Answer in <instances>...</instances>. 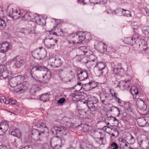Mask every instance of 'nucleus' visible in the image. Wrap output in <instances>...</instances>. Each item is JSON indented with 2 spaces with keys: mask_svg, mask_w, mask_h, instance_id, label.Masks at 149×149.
<instances>
[{
  "mask_svg": "<svg viewBox=\"0 0 149 149\" xmlns=\"http://www.w3.org/2000/svg\"><path fill=\"white\" fill-rule=\"evenodd\" d=\"M90 36L89 33H86V32H78L75 33H73L69 36V38L70 39H74V40L72 41H68L69 44H77L82 42L84 40L86 39H89L90 37L88 38Z\"/></svg>",
  "mask_w": 149,
  "mask_h": 149,
  "instance_id": "1",
  "label": "nucleus"
},
{
  "mask_svg": "<svg viewBox=\"0 0 149 149\" xmlns=\"http://www.w3.org/2000/svg\"><path fill=\"white\" fill-rule=\"evenodd\" d=\"M130 91L133 95V99L137 100L136 102L137 107L142 111L146 110L147 108V106L144 101L139 98L140 93L137 87L134 86L132 87Z\"/></svg>",
  "mask_w": 149,
  "mask_h": 149,
  "instance_id": "2",
  "label": "nucleus"
},
{
  "mask_svg": "<svg viewBox=\"0 0 149 149\" xmlns=\"http://www.w3.org/2000/svg\"><path fill=\"white\" fill-rule=\"evenodd\" d=\"M32 56L35 58L40 60L45 58L47 55L45 49L42 47L36 49L31 52Z\"/></svg>",
  "mask_w": 149,
  "mask_h": 149,
  "instance_id": "3",
  "label": "nucleus"
},
{
  "mask_svg": "<svg viewBox=\"0 0 149 149\" xmlns=\"http://www.w3.org/2000/svg\"><path fill=\"white\" fill-rule=\"evenodd\" d=\"M95 48L98 51L102 53H105L108 52L111 54L113 53L114 50L111 47L107 48V45L104 44L101 41L96 42L94 45Z\"/></svg>",
  "mask_w": 149,
  "mask_h": 149,
  "instance_id": "4",
  "label": "nucleus"
},
{
  "mask_svg": "<svg viewBox=\"0 0 149 149\" xmlns=\"http://www.w3.org/2000/svg\"><path fill=\"white\" fill-rule=\"evenodd\" d=\"M8 15L13 19H16L19 17L21 16V12L18 8H13L10 9L8 7L7 9Z\"/></svg>",
  "mask_w": 149,
  "mask_h": 149,
  "instance_id": "5",
  "label": "nucleus"
},
{
  "mask_svg": "<svg viewBox=\"0 0 149 149\" xmlns=\"http://www.w3.org/2000/svg\"><path fill=\"white\" fill-rule=\"evenodd\" d=\"M98 101L96 97H93L86 101V104L88 108L91 111H97L99 108L97 104Z\"/></svg>",
  "mask_w": 149,
  "mask_h": 149,
  "instance_id": "6",
  "label": "nucleus"
},
{
  "mask_svg": "<svg viewBox=\"0 0 149 149\" xmlns=\"http://www.w3.org/2000/svg\"><path fill=\"white\" fill-rule=\"evenodd\" d=\"M95 67H97L98 68L97 74L99 76H102L105 71L106 72L107 74L109 72L106 64L103 62H100L98 63L95 62Z\"/></svg>",
  "mask_w": 149,
  "mask_h": 149,
  "instance_id": "7",
  "label": "nucleus"
},
{
  "mask_svg": "<svg viewBox=\"0 0 149 149\" xmlns=\"http://www.w3.org/2000/svg\"><path fill=\"white\" fill-rule=\"evenodd\" d=\"M32 138L36 141H41L44 134V132H40L35 129L32 130Z\"/></svg>",
  "mask_w": 149,
  "mask_h": 149,
  "instance_id": "8",
  "label": "nucleus"
},
{
  "mask_svg": "<svg viewBox=\"0 0 149 149\" xmlns=\"http://www.w3.org/2000/svg\"><path fill=\"white\" fill-rule=\"evenodd\" d=\"M47 71L48 69L45 66L37 65L33 67L30 71V74L31 76L34 78L35 77H38V76L36 75V73L38 71Z\"/></svg>",
  "mask_w": 149,
  "mask_h": 149,
  "instance_id": "9",
  "label": "nucleus"
},
{
  "mask_svg": "<svg viewBox=\"0 0 149 149\" xmlns=\"http://www.w3.org/2000/svg\"><path fill=\"white\" fill-rule=\"evenodd\" d=\"M111 64L112 68H113V71L115 74H119L123 72V68L120 67V63H117L116 62H114L111 63Z\"/></svg>",
  "mask_w": 149,
  "mask_h": 149,
  "instance_id": "10",
  "label": "nucleus"
},
{
  "mask_svg": "<svg viewBox=\"0 0 149 149\" xmlns=\"http://www.w3.org/2000/svg\"><path fill=\"white\" fill-rule=\"evenodd\" d=\"M77 74L78 79L80 81H84L88 77V74L86 70L79 69L77 71Z\"/></svg>",
  "mask_w": 149,
  "mask_h": 149,
  "instance_id": "11",
  "label": "nucleus"
},
{
  "mask_svg": "<svg viewBox=\"0 0 149 149\" xmlns=\"http://www.w3.org/2000/svg\"><path fill=\"white\" fill-rule=\"evenodd\" d=\"M138 142L141 149H149V140L147 138H139Z\"/></svg>",
  "mask_w": 149,
  "mask_h": 149,
  "instance_id": "12",
  "label": "nucleus"
},
{
  "mask_svg": "<svg viewBox=\"0 0 149 149\" xmlns=\"http://www.w3.org/2000/svg\"><path fill=\"white\" fill-rule=\"evenodd\" d=\"M48 62L51 66L56 68L60 67L62 64L61 60L60 58H56L54 57L50 58L48 60Z\"/></svg>",
  "mask_w": 149,
  "mask_h": 149,
  "instance_id": "13",
  "label": "nucleus"
},
{
  "mask_svg": "<svg viewBox=\"0 0 149 149\" xmlns=\"http://www.w3.org/2000/svg\"><path fill=\"white\" fill-rule=\"evenodd\" d=\"M138 37V35L136 34L134 35L133 37L125 38L124 40V41L126 43L130 44V49H132L133 50L132 48L133 47V46H132V45H133L135 43L137 40Z\"/></svg>",
  "mask_w": 149,
  "mask_h": 149,
  "instance_id": "14",
  "label": "nucleus"
},
{
  "mask_svg": "<svg viewBox=\"0 0 149 149\" xmlns=\"http://www.w3.org/2000/svg\"><path fill=\"white\" fill-rule=\"evenodd\" d=\"M13 60L15 61V65L17 68H20L25 63V61L23 58L19 55L14 57Z\"/></svg>",
  "mask_w": 149,
  "mask_h": 149,
  "instance_id": "15",
  "label": "nucleus"
},
{
  "mask_svg": "<svg viewBox=\"0 0 149 149\" xmlns=\"http://www.w3.org/2000/svg\"><path fill=\"white\" fill-rule=\"evenodd\" d=\"M57 41V40H55L52 38H46L44 40V42L45 45L50 47L55 45Z\"/></svg>",
  "mask_w": 149,
  "mask_h": 149,
  "instance_id": "16",
  "label": "nucleus"
},
{
  "mask_svg": "<svg viewBox=\"0 0 149 149\" xmlns=\"http://www.w3.org/2000/svg\"><path fill=\"white\" fill-rule=\"evenodd\" d=\"M0 72L1 73V76L4 79L8 78L10 77L11 73L6 69L5 66L2 65L0 66Z\"/></svg>",
  "mask_w": 149,
  "mask_h": 149,
  "instance_id": "17",
  "label": "nucleus"
},
{
  "mask_svg": "<svg viewBox=\"0 0 149 149\" xmlns=\"http://www.w3.org/2000/svg\"><path fill=\"white\" fill-rule=\"evenodd\" d=\"M138 124L142 127L149 125L148 118H147L141 117L138 118L137 120Z\"/></svg>",
  "mask_w": 149,
  "mask_h": 149,
  "instance_id": "18",
  "label": "nucleus"
},
{
  "mask_svg": "<svg viewBox=\"0 0 149 149\" xmlns=\"http://www.w3.org/2000/svg\"><path fill=\"white\" fill-rule=\"evenodd\" d=\"M45 72L46 73L44 75L40 77L39 79H40V81L42 80L43 82L46 83L49 81L51 78V73L48 69L47 71Z\"/></svg>",
  "mask_w": 149,
  "mask_h": 149,
  "instance_id": "19",
  "label": "nucleus"
},
{
  "mask_svg": "<svg viewBox=\"0 0 149 149\" xmlns=\"http://www.w3.org/2000/svg\"><path fill=\"white\" fill-rule=\"evenodd\" d=\"M10 131L12 135L18 138H19L21 136V133L19 129L16 128L13 126L11 127Z\"/></svg>",
  "mask_w": 149,
  "mask_h": 149,
  "instance_id": "20",
  "label": "nucleus"
},
{
  "mask_svg": "<svg viewBox=\"0 0 149 149\" xmlns=\"http://www.w3.org/2000/svg\"><path fill=\"white\" fill-rule=\"evenodd\" d=\"M9 43L8 42H4L0 44V52L5 53L9 49Z\"/></svg>",
  "mask_w": 149,
  "mask_h": 149,
  "instance_id": "21",
  "label": "nucleus"
},
{
  "mask_svg": "<svg viewBox=\"0 0 149 149\" xmlns=\"http://www.w3.org/2000/svg\"><path fill=\"white\" fill-rule=\"evenodd\" d=\"M20 79V77L18 76L15 77L11 79L9 83L10 86L14 88L18 83Z\"/></svg>",
  "mask_w": 149,
  "mask_h": 149,
  "instance_id": "22",
  "label": "nucleus"
},
{
  "mask_svg": "<svg viewBox=\"0 0 149 149\" xmlns=\"http://www.w3.org/2000/svg\"><path fill=\"white\" fill-rule=\"evenodd\" d=\"M68 133V130L64 126H61L59 127L58 129V135L63 136L66 135Z\"/></svg>",
  "mask_w": 149,
  "mask_h": 149,
  "instance_id": "23",
  "label": "nucleus"
},
{
  "mask_svg": "<svg viewBox=\"0 0 149 149\" xmlns=\"http://www.w3.org/2000/svg\"><path fill=\"white\" fill-rule=\"evenodd\" d=\"M116 121L118 123V120L116 118L111 116L106 117L104 120V122L107 125H109L110 123L113 124V123Z\"/></svg>",
  "mask_w": 149,
  "mask_h": 149,
  "instance_id": "24",
  "label": "nucleus"
},
{
  "mask_svg": "<svg viewBox=\"0 0 149 149\" xmlns=\"http://www.w3.org/2000/svg\"><path fill=\"white\" fill-rule=\"evenodd\" d=\"M35 22L39 25H43L44 24V19H42V17L40 16L36 15L34 17Z\"/></svg>",
  "mask_w": 149,
  "mask_h": 149,
  "instance_id": "25",
  "label": "nucleus"
},
{
  "mask_svg": "<svg viewBox=\"0 0 149 149\" xmlns=\"http://www.w3.org/2000/svg\"><path fill=\"white\" fill-rule=\"evenodd\" d=\"M23 85L21 84H18L17 85L14 87L13 89L14 91L17 93H18L19 91H23L25 90V88Z\"/></svg>",
  "mask_w": 149,
  "mask_h": 149,
  "instance_id": "26",
  "label": "nucleus"
},
{
  "mask_svg": "<svg viewBox=\"0 0 149 149\" xmlns=\"http://www.w3.org/2000/svg\"><path fill=\"white\" fill-rule=\"evenodd\" d=\"M130 81H124L122 80L120 81L118 84V86L120 88L123 87L125 88L129 87V83Z\"/></svg>",
  "mask_w": 149,
  "mask_h": 149,
  "instance_id": "27",
  "label": "nucleus"
},
{
  "mask_svg": "<svg viewBox=\"0 0 149 149\" xmlns=\"http://www.w3.org/2000/svg\"><path fill=\"white\" fill-rule=\"evenodd\" d=\"M100 95L104 97L109 101L112 100V97L109 93H107L105 91H103L100 93Z\"/></svg>",
  "mask_w": 149,
  "mask_h": 149,
  "instance_id": "28",
  "label": "nucleus"
},
{
  "mask_svg": "<svg viewBox=\"0 0 149 149\" xmlns=\"http://www.w3.org/2000/svg\"><path fill=\"white\" fill-rule=\"evenodd\" d=\"M28 31L29 34H35L36 33L35 27L34 24L33 26L31 24H28L27 26Z\"/></svg>",
  "mask_w": 149,
  "mask_h": 149,
  "instance_id": "29",
  "label": "nucleus"
},
{
  "mask_svg": "<svg viewBox=\"0 0 149 149\" xmlns=\"http://www.w3.org/2000/svg\"><path fill=\"white\" fill-rule=\"evenodd\" d=\"M0 127L1 128L3 129L4 131L6 132L8 128V125L7 123L5 121L1 122L0 123Z\"/></svg>",
  "mask_w": 149,
  "mask_h": 149,
  "instance_id": "30",
  "label": "nucleus"
},
{
  "mask_svg": "<svg viewBox=\"0 0 149 149\" xmlns=\"http://www.w3.org/2000/svg\"><path fill=\"white\" fill-rule=\"evenodd\" d=\"M97 61L96 59H93L91 60H87L85 61H83V62L84 63L88 64V65H91V66H95V62L97 63Z\"/></svg>",
  "mask_w": 149,
  "mask_h": 149,
  "instance_id": "31",
  "label": "nucleus"
},
{
  "mask_svg": "<svg viewBox=\"0 0 149 149\" xmlns=\"http://www.w3.org/2000/svg\"><path fill=\"white\" fill-rule=\"evenodd\" d=\"M78 127H81V130L83 131L84 132H86L88 131L89 126L86 124H81L80 125H78Z\"/></svg>",
  "mask_w": 149,
  "mask_h": 149,
  "instance_id": "32",
  "label": "nucleus"
},
{
  "mask_svg": "<svg viewBox=\"0 0 149 149\" xmlns=\"http://www.w3.org/2000/svg\"><path fill=\"white\" fill-rule=\"evenodd\" d=\"M39 99L40 100L42 101L43 102H45L49 100V95L48 93H44L41 95Z\"/></svg>",
  "mask_w": 149,
  "mask_h": 149,
  "instance_id": "33",
  "label": "nucleus"
},
{
  "mask_svg": "<svg viewBox=\"0 0 149 149\" xmlns=\"http://www.w3.org/2000/svg\"><path fill=\"white\" fill-rule=\"evenodd\" d=\"M135 141V139L132 134H130V137L127 139V141H126V143H128L130 144H134Z\"/></svg>",
  "mask_w": 149,
  "mask_h": 149,
  "instance_id": "34",
  "label": "nucleus"
},
{
  "mask_svg": "<svg viewBox=\"0 0 149 149\" xmlns=\"http://www.w3.org/2000/svg\"><path fill=\"white\" fill-rule=\"evenodd\" d=\"M6 26V24L5 20L0 18V30H3Z\"/></svg>",
  "mask_w": 149,
  "mask_h": 149,
  "instance_id": "35",
  "label": "nucleus"
},
{
  "mask_svg": "<svg viewBox=\"0 0 149 149\" xmlns=\"http://www.w3.org/2000/svg\"><path fill=\"white\" fill-rule=\"evenodd\" d=\"M139 27H140L141 28V30L143 33L145 35H148L149 34L148 26L146 27L142 25H141Z\"/></svg>",
  "mask_w": 149,
  "mask_h": 149,
  "instance_id": "36",
  "label": "nucleus"
},
{
  "mask_svg": "<svg viewBox=\"0 0 149 149\" xmlns=\"http://www.w3.org/2000/svg\"><path fill=\"white\" fill-rule=\"evenodd\" d=\"M119 131L116 128H113L111 131L110 132L109 134L112 135L113 136H117L119 135Z\"/></svg>",
  "mask_w": 149,
  "mask_h": 149,
  "instance_id": "37",
  "label": "nucleus"
},
{
  "mask_svg": "<svg viewBox=\"0 0 149 149\" xmlns=\"http://www.w3.org/2000/svg\"><path fill=\"white\" fill-rule=\"evenodd\" d=\"M31 14L29 13L25 14L22 17L23 19L30 20L31 18Z\"/></svg>",
  "mask_w": 149,
  "mask_h": 149,
  "instance_id": "38",
  "label": "nucleus"
},
{
  "mask_svg": "<svg viewBox=\"0 0 149 149\" xmlns=\"http://www.w3.org/2000/svg\"><path fill=\"white\" fill-rule=\"evenodd\" d=\"M61 120L62 122L63 123V124H65V123L67 125V126H68L69 125V124L70 123V118L66 117H65L63 118Z\"/></svg>",
  "mask_w": 149,
  "mask_h": 149,
  "instance_id": "39",
  "label": "nucleus"
},
{
  "mask_svg": "<svg viewBox=\"0 0 149 149\" xmlns=\"http://www.w3.org/2000/svg\"><path fill=\"white\" fill-rule=\"evenodd\" d=\"M59 127H53L52 128L51 131L54 135H58V129Z\"/></svg>",
  "mask_w": 149,
  "mask_h": 149,
  "instance_id": "40",
  "label": "nucleus"
},
{
  "mask_svg": "<svg viewBox=\"0 0 149 149\" xmlns=\"http://www.w3.org/2000/svg\"><path fill=\"white\" fill-rule=\"evenodd\" d=\"M83 87L84 90L86 91H88L91 90V87L90 86V83L84 84Z\"/></svg>",
  "mask_w": 149,
  "mask_h": 149,
  "instance_id": "41",
  "label": "nucleus"
},
{
  "mask_svg": "<svg viewBox=\"0 0 149 149\" xmlns=\"http://www.w3.org/2000/svg\"><path fill=\"white\" fill-rule=\"evenodd\" d=\"M100 101L102 104L104 105H106L109 101L105 97L102 96L101 95H100Z\"/></svg>",
  "mask_w": 149,
  "mask_h": 149,
  "instance_id": "42",
  "label": "nucleus"
},
{
  "mask_svg": "<svg viewBox=\"0 0 149 149\" xmlns=\"http://www.w3.org/2000/svg\"><path fill=\"white\" fill-rule=\"evenodd\" d=\"M124 15L127 17H131V13L129 10H124L123 9V13Z\"/></svg>",
  "mask_w": 149,
  "mask_h": 149,
  "instance_id": "43",
  "label": "nucleus"
},
{
  "mask_svg": "<svg viewBox=\"0 0 149 149\" xmlns=\"http://www.w3.org/2000/svg\"><path fill=\"white\" fill-rule=\"evenodd\" d=\"M79 49L85 53H87L89 50L88 47L86 46L80 47H79Z\"/></svg>",
  "mask_w": 149,
  "mask_h": 149,
  "instance_id": "44",
  "label": "nucleus"
},
{
  "mask_svg": "<svg viewBox=\"0 0 149 149\" xmlns=\"http://www.w3.org/2000/svg\"><path fill=\"white\" fill-rule=\"evenodd\" d=\"M111 112L115 111L118 116L120 114V111L118 108L116 107H113L111 110Z\"/></svg>",
  "mask_w": 149,
  "mask_h": 149,
  "instance_id": "45",
  "label": "nucleus"
},
{
  "mask_svg": "<svg viewBox=\"0 0 149 149\" xmlns=\"http://www.w3.org/2000/svg\"><path fill=\"white\" fill-rule=\"evenodd\" d=\"M78 60L79 61H81L83 62V61H85L87 60L86 58L84 57V56L82 55H80L78 56Z\"/></svg>",
  "mask_w": 149,
  "mask_h": 149,
  "instance_id": "46",
  "label": "nucleus"
},
{
  "mask_svg": "<svg viewBox=\"0 0 149 149\" xmlns=\"http://www.w3.org/2000/svg\"><path fill=\"white\" fill-rule=\"evenodd\" d=\"M37 126L38 127H39L40 128H45L47 130V131H48V129L46 127L45 124L42 123H39V124H38L37 125Z\"/></svg>",
  "mask_w": 149,
  "mask_h": 149,
  "instance_id": "47",
  "label": "nucleus"
},
{
  "mask_svg": "<svg viewBox=\"0 0 149 149\" xmlns=\"http://www.w3.org/2000/svg\"><path fill=\"white\" fill-rule=\"evenodd\" d=\"M146 43L145 41L143 40L141 42V44H139V46L140 48V47H141V49H143L146 50V49L145 48L146 47Z\"/></svg>",
  "mask_w": 149,
  "mask_h": 149,
  "instance_id": "48",
  "label": "nucleus"
},
{
  "mask_svg": "<svg viewBox=\"0 0 149 149\" xmlns=\"http://www.w3.org/2000/svg\"><path fill=\"white\" fill-rule=\"evenodd\" d=\"M123 9L121 8H119L117 10H115V13L116 15H120L123 13Z\"/></svg>",
  "mask_w": 149,
  "mask_h": 149,
  "instance_id": "49",
  "label": "nucleus"
},
{
  "mask_svg": "<svg viewBox=\"0 0 149 149\" xmlns=\"http://www.w3.org/2000/svg\"><path fill=\"white\" fill-rule=\"evenodd\" d=\"M111 149H118V145L115 142H112L111 144Z\"/></svg>",
  "mask_w": 149,
  "mask_h": 149,
  "instance_id": "50",
  "label": "nucleus"
},
{
  "mask_svg": "<svg viewBox=\"0 0 149 149\" xmlns=\"http://www.w3.org/2000/svg\"><path fill=\"white\" fill-rule=\"evenodd\" d=\"M110 94L111 95L112 97V99H113V97L116 95H117V94L115 93L114 90L113 89H111L109 90Z\"/></svg>",
  "mask_w": 149,
  "mask_h": 149,
  "instance_id": "51",
  "label": "nucleus"
},
{
  "mask_svg": "<svg viewBox=\"0 0 149 149\" xmlns=\"http://www.w3.org/2000/svg\"><path fill=\"white\" fill-rule=\"evenodd\" d=\"M90 83L91 90L96 87L97 85V84L94 82H90Z\"/></svg>",
  "mask_w": 149,
  "mask_h": 149,
  "instance_id": "52",
  "label": "nucleus"
},
{
  "mask_svg": "<svg viewBox=\"0 0 149 149\" xmlns=\"http://www.w3.org/2000/svg\"><path fill=\"white\" fill-rule=\"evenodd\" d=\"M126 109L130 114H132L133 113L132 111L131 106L129 104H128V107L126 108Z\"/></svg>",
  "mask_w": 149,
  "mask_h": 149,
  "instance_id": "53",
  "label": "nucleus"
},
{
  "mask_svg": "<svg viewBox=\"0 0 149 149\" xmlns=\"http://www.w3.org/2000/svg\"><path fill=\"white\" fill-rule=\"evenodd\" d=\"M36 88V86H32L30 89V93L31 94H33L36 92L35 88Z\"/></svg>",
  "mask_w": 149,
  "mask_h": 149,
  "instance_id": "54",
  "label": "nucleus"
},
{
  "mask_svg": "<svg viewBox=\"0 0 149 149\" xmlns=\"http://www.w3.org/2000/svg\"><path fill=\"white\" fill-rule=\"evenodd\" d=\"M65 101V99L63 98H61L58 101V103L60 105H62Z\"/></svg>",
  "mask_w": 149,
  "mask_h": 149,
  "instance_id": "55",
  "label": "nucleus"
},
{
  "mask_svg": "<svg viewBox=\"0 0 149 149\" xmlns=\"http://www.w3.org/2000/svg\"><path fill=\"white\" fill-rule=\"evenodd\" d=\"M83 85H82L81 83L79 82L77 83V85L75 86V87L77 88L79 86V89H78V91L81 89L82 87H83Z\"/></svg>",
  "mask_w": 149,
  "mask_h": 149,
  "instance_id": "56",
  "label": "nucleus"
},
{
  "mask_svg": "<svg viewBox=\"0 0 149 149\" xmlns=\"http://www.w3.org/2000/svg\"><path fill=\"white\" fill-rule=\"evenodd\" d=\"M140 25H141L138 26L137 25H136L134 26L133 28V29L136 33H137V32H138V30L139 29H141V28L140 27H139Z\"/></svg>",
  "mask_w": 149,
  "mask_h": 149,
  "instance_id": "57",
  "label": "nucleus"
},
{
  "mask_svg": "<svg viewBox=\"0 0 149 149\" xmlns=\"http://www.w3.org/2000/svg\"><path fill=\"white\" fill-rule=\"evenodd\" d=\"M78 125L77 126H76L75 125V124H73V123L70 124V123L69 124V125L67 126V127L71 128H74L76 127H78Z\"/></svg>",
  "mask_w": 149,
  "mask_h": 149,
  "instance_id": "58",
  "label": "nucleus"
},
{
  "mask_svg": "<svg viewBox=\"0 0 149 149\" xmlns=\"http://www.w3.org/2000/svg\"><path fill=\"white\" fill-rule=\"evenodd\" d=\"M117 95H116L113 97V98L116 100V102H117L121 104L122 101L120 100V99L118 98L117 97Z\"/></svg>",
  "mask_w": 149,
  "mask_h": 149,
  "instance_id": "59",
  "label": "nucleus"
},
{
  "mask_svg": "<svg viewBox=\"0 0 149 149\" xmlns=\"http://www.w3.org/2000/svg\"><path fill=\"white\" fill-rule=\"evenodd\" d=\"M117 95H116L113 97V98L116 100V102H117L121 104L122 101L120 100V99L118 98L117 97Z\"/></svg>",
  "mask_w": 149,
  "mask_h": 149,
  "instance_id": "60",
  "label": "nucleus"
},
{
  "mask_svg": "<svg viewBox=\"0 0 149 149\" xmlns=\"http://www.w3.org/2000/svg\"><path fill=\"white\" fill-rule=\"evenodd\" d=\"M54 20L55 23H56V25L54 26V28H56V26L58 25L59 24H60L61 22V20L59 19H55Z\"/></svg>",
  "mask_w": 149,
  "mask_h": 149,
  "instance_id": "61",
  "label": "nucleus"
},
{
  "mask_svg": "<svg viewBox=\"0 0 149 149\" xmlns=\"http://www.w3.org/2000/svg\"><path fill=\"white\" fill-rule=\"evenodd\" d=\"M20 149H33V148L29 146H26L22 147Z\"/></svg>",
  "mask_w": 149,
  "mask_h": 149,
  "instance_id": "62",
  "label": "nucleus"
},
{
  "mask_svg": "<svg viewBox=\"0 0 149 149\" xmlns=\"http://www.w3.org/2000/svg\"><path fill=\"white\" fill-rule=\"evenodd\" d=\"M8 102L9 103H11L12 104H14L16 103V101L15 100H13L11 99L9 100Z\"/></svg>",
  "mask_w": 149,
  "mask_h": 149,
  "instance_id": "63",
  "label": "nucleus"
},
{
  "mask_svg": "<svg viewBox=\"0 0 149 149\" xmlns=\"http://www.w3.org/2000/svg\"><path fill=\"white\" fill-rule=\"evenodd\" d=\"M1 128L0 127V135H2L3 134L6 132Z\"/></svg>",
  "mask_w": 149,
  "mask_h": 149,
  "instance_id": "64",
  "label": "nucleus"
}]
</instances>
